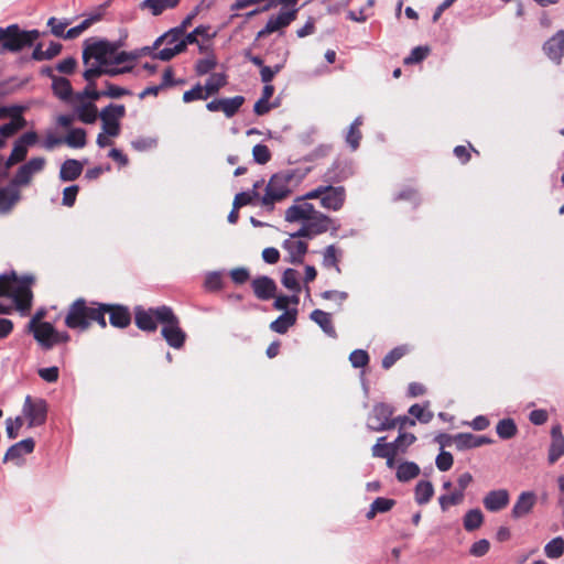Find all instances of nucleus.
Here are the masks:
<instances>
[{"mask_svg":"<svg viewBox=\"0 0 564 564\" xmlns=\"http://www.w3.org/2000/svg\"><path fill=\"white\" fill-rule=\"evenodd\" d=\"M311 198L305 195L295 199L286 210L284 218L289 223H301L323 229H329L332 219L325 214L321 213L315 206L308 203Z\"/></svg>","mask_w":564,"mask_h":564,"instance_id":"f257e3e1","label":"nucleus"},{"mask_svg":"<svg viewBox=\"0 0 564 564\" xmlns=\"http://www.w3.org/2000/svg\"><path fill=\"white\" fill-rule=\"evenodd\" d=\"M83 62L89 67L91 65L104 66L106 64H115L112 58L122 46V41H108L106 39H88L84 43Z\"/></svg>","mask_w":564,"mask_h":564,"instance_id":"f03ea898","label":"nucleus"},{"mask_svg":"<svg viewBox=\"0 0 564 564\" xmlns=\"http://www.w3.org/2000/svg\"><path fill=\"white\" fill-rule=\"evenodd\" d=\"M39 37L37 30L24 31L18 24L0 28V53H18L25 47H31Z\"/></svg>","mask_w":564,"mask_h":564,"instance_id":"7ed1b4c3","label":"nucleus"},{"mask_svg":"<svg viewBox=\"0 0 564 564\" xmlns=\"http://www.w3.org/2000/svg\"><path fill=\"white\" fill-rule=\"evenodd\" d=\"M158 321L162 324L161 335L167 345L181 349L186 340L185 332L180 327V319L172 308H162L158 312Z\"/></svg>","mask_w":564,"mask_h":564,"instance_id":"20e7f679","label":"nucleus"},{"mask_svg":"<svg viewBox=\"0 0 564 564\" xmlns=\"http://www.w3.org/2000/svg\"><path fill=\"white\" fill-rule=\"evenodd\" d=\"M93 301L88 302L84 297H78L72 302L67 308L64 323L73 330L79 333L89 329V314L91 313Z\"/></svg>","mask_w":564,"mask_h":564,"instance_id":"39448f33","label":"nucleus"},{"mask_svg":"<svg viewBox=\"0 0 564 564\" xmlns=\"http://www.w3.org/2000/svg\"><path fill=\"white\" fill-rule=\"evenodd\" d=\"M306 198H319L325 209L339 210L345 203L346 192L343 186H318L305 194Z\"/></svg>","mask_w":564,"mask_h":564,"instance_id":"423d86ee","label":"nucleus"},{"mask_svg":"<svg viewBox=\"0 0 564 564\" xmlns=\"http://www.w3.org/2000/svg\"><path fill=\"white\" fill-rule=\"evenodd\" d=\"M292 177L285 174H274L265 188V194L261 198L263 206H272L275 202L286 198L291 194L290 183Z\"/></svg>","mask_w":564,"mask_h":564,"instance_id":"0eeeda50","label":"nucleus"},{"mask_svg":"<svg viewBox=\"0 0 564 564\" xmlns=\"http://www.w3.org/2000/svg\"><path fill=\"white\" fill-rule=\"evenodd\" d=\"M3 111L0 112V119L11 117V120L0 127V137L9 139L26 126L22 117L23 107L21 106H0Z\"/></svg>","mask_w":564,"mask_h":564,"instance_id":"6e6552de","label":"nucleus"},{"mask_svg":"<svg viewBox=\"0 0 564 564\" xmlns=\"http://www.w3.org/2000/svg\"><path fill=\"white\" fill-rule=\"evenodd\" d=\"M126 116L124 105L109 104L99 112L102 130L108 137H117L120 133L119 120Z\"/></svg>","mask_w":564,"mask_h":564,"instance_id":"1a4fd4ad","label":"nucleus"},{"mask_svg":"<svg viewBox=\"0 0 564 564\" xmlns=\"http://www.w3.org/2000/svg\"><path fill=\"white\" fill-rule=\"evenodd\" d=\"M22 412L29 420L30 427L41 426L46 422L47 403L44 399H32L31 395H26Z\"/></svg>","mask_w":564,"mask_h":564,"instance_id":"9d476101","label":"nucleus"},{"mask_svg":"<svg viewBox=\"0 0 564 564\" xmlns=\"http://www.w3.org/2000/svg\"><path fill=\"white\" fill-rule=\"evenodd\" d=\"M162 308H171L167 305H161L158 307H150L145 310L144 307L138 305L134 307V323L135 326L142 330L152 333L158 329V312Z\"/></svg>","mask_w":564,"mask_h":564,"instance_id":"9b49d317","label":"nucleus"},{"mask_svg":"<svg viewBox=\"0 0 564 564\" xmlns=\"http://www.w3.org/2000/svg\"><path fill=\"white\" fill-rule=\"evenodd\" d=\"M392 410L384 404L373 406L368 417V425L373 431L391 430L395 426V421L391 419Z\"/></svg>","mask_w":564,"mask_h":564,"instance_id":"f8f14e48","label":"nucleus"},{"mask_svg":"<svg viewBox=\"0 0 564 564\" xmlns=\"http://www.w3.org/2000/svg\"><path fill=\"white\" fill-rule=\"evenodd\" d=\"M104 311L109 314V324L112 327L127 328L131 324V313L126 305L106 303Z\"/></svg>","mask_w":564,"mask_h":564,"instance_id":"ddd939ff","label":"nucleus"},{"mask_svg":"<svg viewBox=\"0 0 564 564\" xmlns=\"http://www.w3.org/2000/svg\"><path fill=\"white\" fill-rule=\"evenodd\" d=\"M546 56L556 65L562 63L564 57V30H558L543 44Z\"/></svg>","mask_w":564,"mask_h":564,"instance_id":"4468645a","label":"nucleus"},{"mask_svg":"<svg viewBox=\"0 0 564 564\" xmlns=\"http://www.w3.org/2000/svg\"><path fill=\"white\" fill-rule=\"evenodd\" d=\"M296 18V10L282 11L278 15L270 18L265 28L258 33L259 37L279 31L289 25Z\"/></svg>","mask_w":564,"mask_h":564,"instance_id":"2eb2a0df","label":"nucleus"},{"mask_svg":"<svg viewBox=\"0 0 564 564\" xmlns=\"http://www.w3.org/2000/svg\"><path fill=\"white\" fill-rule=\"evenodd\" d=\"M243 102V96L214 98V112H221L226 117L230 118L238 112Z\"/></svg>","mask_w":564,"mask_h":564,"instance_id":"dca6fc26","label":"nucleus"},{"mask_svg":"<svg viewBox=\"0 0 564 564\" xmlns=\"http://www.w3.org/2000/svg\"><path fill=\"white\" fill-rule=\"evenodd\" d=\"M10 297L13 300L15 308L22 313H28L32 306V291L28 285H18L12 288Z\"/></svg>","mask_w":564,"mask_h":564,"instance_id":"f3484780","label":"nucleus"},{"mask_svg":"<svg viewBox=\"0 0 564 564\" xmlns=\"http://www.w3.org/2000/svg\"><path fill=\"white\" fill-rule=\"evenodd\" d=\"M564 455V435L560 425H555L551 430V444L547 454L550 464H554Z\"/></svg>","mask_w":564,"mask_h":564,"instance_id":"a211bd4d","label":"nucleus"},{"mask_svg":"<svg viewBox=\"0 0 564 564\" xmlns=\"http://www.w3.org/2000/svg\"><path fill=\"white\" fill-rule=\"evenodd\" d=\"M452 441L459 451L479 447L484 444L491 443V441L486 436H477L470 433L457 434L452 438Z\"/></svg>","mask_w":564,"mask_h":564,"instance_id":"6ab92c4d","label":"nucleus"},{"mask_svg":"<svg viewBox=\"0 0 564 564\" xmlns=\"http://www.w3.org/2000/svg\"><path fill=\"white\" fill-rule=\"evenodd\" d=\"M33 333L34 338L44 349H51L53 347V336L55 335L54 326L48 322L40 323L34 328L29 329Z\"/></svg>","mask_w":564,"mask_h":564,"instance_id":"aec40b11","label":"nucleus"},{"mask_svg":"<svg viewBox=\"0 0 564 564\" xmlns=\"http://www.w3.org/2000/svg\"><path fill=\"white\" fill-rule=\"evenodd\" d=\"M536 502V496L532 491L522 492L512 508V517L522 518L531 512Z\"/></svg>","mask_w":564,"mask_h":564,"instance_id":"412c9836","label":"nucleus"},{"mask_svg":"<svg viewBox=\"0 0 564 564\" xmlns=\"http://www.w3.org/2000/svg\"><path fill=\"white\" fill-rule=\"evenodd\" d=\"M509 502V492L506 489L489 491L484 498V506L489 511H499Z\"/></svg>","mask_w":564,"mask_h":564,"instance_id":"4be33fe9","label":"nucleus"},{"mask_svg":"<svg viewBox=\"0 0 564 564\" xmlns=\"http://www.w3.org/2000/svg\"><path fill=\"white\" fill-rule=\"evenodd\" d=\"M35 442L32 437L24 438L13 445H11L4 457L3 462L15 460L21 458L24 454H31L34 451Z\"/></svg>","mask_w":564,"mask_h":564,"instance_id":"5701e85b","label":"nucleus"},{"mask_svg":"<svg viewBox=\"0 0 564 564\" xmlns=\"http://www.w3.org/2000/svg\"><path fill=\"white\" fill-rule=\"evenodd\" d=\"M283 248L289 252L290 262L300 263L307 251V243L300 239H295V237H289L284 241Z\"/></svg>","mask_w":564,"mask_h":564,"instance_id":"b1692460","label":"nucleus"},{"mask_svg":"<svg viewBox=\"0 0 564 564\" xmlns=\"http://www.w3.org/2000/svg\"><path fill=\"white\" fill-rule=\"evenodd\" d=\"M20 192L17 187L10 186L0 188V214H8L20 200Z\"/></svg>","mask_w":564,"mask_h":564,"instance_id":"393cba45","label":"nucleus"},{"mask_svg":"<svg viewBox=\"0 0 564 564\" xmlns=\"http://www.w3.org/2000/svg\"><path fill=\"white\" fill-rule=\"evenodd\" d=\"M212 96V76L206 78L205 84L195 85L183 94V101L188 104L195 100H207Z\"/></svg>","mask_w":564,"mask_h":564,"instance_id":"a878e982","label":"nucleus"},{"mask_svg":"<svg viewBox=\"0 0 564 564\" xmlns=\"http://www.w3.org/2000/svg\"><path fill=\"white\" fill-rule=\"evenodd\" d=\"M83 164L75 159H67L63 162L59 170V180L63 182H72L77 180L83 172Z\"/></svg>","mask_w":564,"mask_h":564,"instance_id":"bb28decb","label":"nucleus"},{"mask_svg":"<svg viewBox=\"0 0 564 564\" xmlns=\"http://www.w3.org/2000/svg\"><path fill=\"white\" fill-rule=\"evenodd\" d=\"M252 289L258 299L269 300L274 295L275 283L268 276H260L252 281Z\"/></svg>","mask_w":564,"mask_h":564,"instance_id":"cd10ccee","label":"nucleus"},{"mask_svg":"<svg viewBox=\"0 0 564 564\" xmlns=\"http://www.w3.org/2000/svg\"><path fill=\"white\" fill-rule=\"evenodd\" d=\"M115 64H106L104 66L100 65H91L85 69L83 73L84 79H96L102 75H107L109 77H116L121 75L120 67L113 66Z\"/></svg>","mask_w":564,"mask_h":564,"instance_id":"c85d7f7f","label":"nucleus"},{"mask_svg":"<svg viewBox=\"0 0 564 564\" xmlns=\"http://www.w3.org/2000/svg\"><path fill=\"white\" fill-rule=\"evenodd\" d=\"M52 90L57 98L64 101H69L74 96L72 84L65 77H54L52 82Z\"/></svg>","mask_w":564,"mask_h":564,"instance_id":"c756f323","label":"nucleus"},{"mask_svg":"<svg viewBox=\"0 0 564 564\" xmlns=\"http://www.w3.org/2000/svg\"><path fill=\"white\" fill-rule=\"evenodd\" d=\"M416 441V437L412 433H401L398 438L389 443L390 452L394 456H398L400 454H405L409 446H411Z\"/></svg>","mask_w":564,"mask_h":564,"instance_id":"7c9ffc66","label":"nucleus"},{"mask_svg":"<svg viewBox=\"0 0 564 564\" xmlns=\"http://www.w3.org/2000/svg\"><path fill=\"white\" fill-rule=\"evenodd\" d=\"M26 154H28V149L15 140L12 151H11L9 158L7 159V161L4 162V172L2 175L7 176L8 170L11 169L13 165L24 161L26 158Z\"/></svg>","mask_w":564,"mask_h":564,"instance_id":"2f4dec72","label":"nucleus"},{"mask_svg":"<svg viewBox=\"0 0 564 564\" xmlns=\"http://www.w3.org/2000/svg\"><path fill=\"white\" fill-rule=\"evenodd\" d=\"M312 321L321 326V328L329 336L335 337L336 332L333 326L332 316L329 313H326L321 310H315L311 314Z\"/></svg>","mask_w":564,"mask_h":564,"instance_id":"473e14b6","label":"nucleus"},{"mask_svg":"<svg viewBox=\"0 0 564 564\" xmlns=\"http://www.w3.org/2000/svg\"><path fill=\"white\" fill-rule=\"evenodd\" d=\"M296 321V312L295 311H286L275 321H273L270 325L271 329L284 334L289 327L295 324Z\"/></svg>","mask_w":564,"mask_h":564,"instance_id":"72a5a7b5","label":"nucleus"},{"mask_svg":"<svg viewBox=\"0 0 564 564\" xmlns=\"http://www.w3.org/2000/svg\"><path fill=\"white\" fill-rule=\"evenodd\" d=\"M76 112L78 119L86 124L95 123L99 116L98 109L93 102L82 104L76 108Z\"/></svg>","mask_w":564,"mask_h":564,"instance_id":"f704fd0d","label":"nucleus"},{"mask_svg":"<svg viewBox=\"0 0 564 564\" xmlns=\"http://www.w3.org/2000/svg\"><path fill=\"white\" fill-rule=\"evenodd\" d=\"M420 474V467L413 462H404L397 468V478L400 481H409Z\"/></svg>","mask_w":564,"mask_h":564,"instance_id":"c9c22d12","label":"nucleus"},{"mask_svg":"<svg viewBox=\"0 0 564 564\" xmlns=\"http://www.w3.org/2000/svg\"><path fill=\"white\" fill-rule=\"evenodd\" d=\"M208 30H209V26L207 25H199L197 28H195L192 32H189L188 34H184V36L182 37L181 42L182 44H184V51L186 50L187 45L189 44H198L199 45V48L203 50L204 46L199 44V41H198V36H203L204 39H208L209 35H208Z\"/></svg>","mask_w":564,"mask_h":564,"instance_id":"e433bc0d","label":"nucleus"},{"mask_svg":"<svg viewBox=\"0 0 564 564\" xmlns=\"http://www.w3.org/2000/svg\"><path fill=\"white\" fill-rule=\"evenodd\" d=\"M86 138H87V134L83 128H74L65 137V143L69 148L80 149L86 145V142H87Z\"/></svg>","mask_w":564,"mask_h":564,"instance_id":"4c0bfd02","label":"nucleus"},{"mask_svg":"<svg viewBox=\"0 0 564 564\" xmlns=\"http://www.w3.org/2000/svg\"><path fill=\"white\" fill-rule=\"evenodd\" d=\"M106 303H100L93 301V306L89 314V327L93 323H97L101 328L107 327L106 314L107 311H104Z\"/></svg>","mask_w":564,"mask_h":564,"instance_id":"58836bf2","label":"nucleus"},{"mask_svg":"<svg viewBox=\"0 0 564 564\" xmlns=\"http://www.w3.org/2000/svg\"><path fill=\"white\" fill-rule=\"evenodd\" d=\"M434 494V487L430 481H419L415 487V500L419 505L427 503Z\"/></svg>","mask_w":564,"mask_h":564,"instance_id":"ea45409f","label":"nucleus"},{"mask_svg":"<svg viewBox=\"0 0 564 564\" xmlns=\"http://www.w3.org/2000/svg\"><path fill=\"white\" fill-rule=\"evenodd\" d=\"M482 522L484 516L479 509H471L464 517V528L467 531H474L479 529Z\"/></svg>","mask_w":564,"mask_h":564,"instance_id":"a19ab883","label":"nucleus"},{"mask_svg":"<svg viewBox=\"0 0 564 564\" xmlns=\"http://www.w3.org/2000/svg\"><path fill=\"white\" fill-rule=\"evenodd\" d=\"M101 97H108L112 99H118L123 96H130L132 95V91L128 88H123L120 86L115 85L113 83L106 80L105 82V89L100 91Z\"/></svg>","mask_w":564,"mask_h":564,"instance_id":"79ce46f5","label":"nucleus"},{"mask_svg":"<svg viewBox=\"0 0 564 564\" xmlns=\"http://www.w3.org/2000/svg\"><path fill=\"white\" fill-rule=\"evenodd\" d=\"M497 434L503 440H509L517 434V425L511 419H503L496 426Z\"/></svg>","mask_w":564,"mask_h":564,"instance_id":"37998d69","label":"nucleus"},{"mask_svg":"<svg viewBox=\"0 0 564 564\" xmlns=\"http://www.w3.org/2000/svg\"><path fill=\"white\" fill-rule=\"evenodd\" d=\"M87 82V85L86 87L77 93L75 95V99L78 100V101H83L85 99H89V100H98L99 98H101V95H100V91H98L96 89V79H85Z\"/></svg>","mask_w":564,"mask_h":564,"instance_id":"c03bdc74","label":"nucleus"},{"mask_svg":"<svg viewBox=\"0 0 564 564\" xmlns=\"http://www.w3.org/2000/svg\"><path fill=\"white\" fill-rule=\"evenodd\" d=\"M184 52V44L176 43L174 46H165L164 48L155 52L152 57L164 62L171 61L177 54Z\"/></svg>","mask_w":564,"mask_h":564,"instance_id":"a18cd8bd","label":"nucleus"},{"mask_svg":"<svg viewBox=\"0 0 564 564\" xmlns=\"http://www.w3.org/2000/svg\"><path fill=\"white\" fill-rule=\"evenodd\" d=\"M544 552L550 558H558L564 553V540L561 536L551 540L544 547Z\"/></svg>","mask_w":564,"mask_h":564,"instance_id":"49530a36","label":"nucleus"},{"mask_svg":"<svg viewBox=\"0 0 564 564\" xmlns=\"http://www.w3.org/2000/svg\"><path fill=\"white\" fill-rule=\"evenodd\" d=\"M394 505V501L392 499L387 498H377L367 513L368 519H372L378 512H387L389 511Z\"/></svg>","mask_w":564,"mask_h":564,"instance_id":"de8ad7c7","label":"nucleus"},{"mask_svg":"<svg viewBox=\"0 0 564 564\" xmlns=\"http://www.w3.org/2000/svg\"><path fill=\"white\" fill-rule=\"evenodd\" d=\"M463 500L464 492L458 490L451 495H443L438 498V502L443 511H446L451 506L460 505Z\"/></svg>","mask_w":564,"mask_h":564,"instance_id":"09e8293b","label":"nucleus"},{"mask_svg":"<svg viewBox=\"0 0 564 564\" xmlns=\"http://www.w3.org/2000/svg\"><path fill=\"white\" fill-rule=\"evenodd\" d=\"M32 177L33 174H31L30 170L23 164L18 169L14 177L11 181V185L14 187L26 186L30 184Z\"/></svg>","mask_w":564,"mask_h":564,"instance_id":"8fccbe9b","label":"nucleus"},{"mask_svg":"<svg viewBox=\"0 0 564 564\" xmlns=\"http://www.w3.org/2000/svg\"><path fill=\"white\" fill-rule=\"evenodd\" d=\"M361 122L359 119H356L354 123L350 126L346 140L352 150H356L359 145V141L361 139V133L359 130Z\"/></svg>","mask_w":564,"mask_h":564,"instance_id":"3c124183","label":"nucleus"},{"mask_svg":"<svg viewBox=\"0 0 564 564\" xmlns=\"http://www.w3.org/2000/svg\"><path fill=\"white\" fill-rule=\"evenodd\" d=\"M17 281V274L12 272L11 275L0 274V297H10L12 291V283Z\"/></svg>","mask_w":564,"mask_h":564,"instance_id":"603ef678","label":"nucleus"},{"mask_svg":"<svg viewBox=\"0 0 564 564\" xmlns=\"http://www.w3.org/2000/svg\"><path fill=\"white\" fill-rule=\"evenodd\" d=\"M430 53L429 46H417L412 50L411 54L404 58V64H415L423 61Z\"/></svg>","mask_w":564,"mask_h":564,"instance_id":"864d4df0","label":"nucleus"},{"mask_svg":"<svg viewBox=\"0 0 564 564\" xmlns=\"http://www.w3.org/2000/svg\"><path fill=\"white\" fill-rule=\"evenodd\" d=\"M327 229L304 225L302 224V227L294 234L290 235V237H295V239H299L300 237L311 238L313 236L326 232Z\"/></svg>","mask_w":564,"mask_h":564,"instance_id":"5fc2aeb1","label":"nucleus"},{"mask_svg":"<svg viewBox=\"0 0 564 564\" xmlns=\"http://www.w3.org/2000/svg\"><path fill=\"white\" fill-rule=\"evenodd\" d=\"M282 283L285 288L297 291L300 288L299 281H297V272L293 269H288L283 273Z\"/></svg>","mask_w":564,"mask_h":564,"instance_id":"6e6d98bb","label":"nucleus"},{"mask_svg":"<svg viewBox=\"0 0 564 564\" xmlns=\"http://www.w3.org/2000/svg\"><path fill=\"white\" fill-rule=\"evenodd\" d=\"M258 196H259V194L256 191L242 192V193L237 194L234 199L235 209H239L240 207L252 203L253 198H256Z\"/></svg>","mask_w":564,"mask_h":564,"instance_id":"4d7b16f0","label":"nucleus"},{"mask_svg":"<svg viewBox=\"0 0 564 564\" xmlns=\"http://www.w3.org/2000/svg\"><path fill=\"white\" fill-rule=\"evenodd\" d=\"M252 155L256 162L260 164H265L271 158L268 147L263 144L254 145L252 149Z\"/></svg>","mask_w":564,"mask_h":564,"instance_id":"13d9d810","label":"nucleus"},{"mask_svg":"<svg viewBox=\"0 0 564 564\" xmlns=\"http://www.w3.org/2000/svg\"><path fill=\"white\" fill-rule=\"evenodd\" d=\"M6 431L7 435L10 440H14L18 437V431L23 425V420L21 416H17L14 420L9 417L6 421Z\"/></svg>","mask_w":564,"mask_h":564,"instance_id":"bf43d9fd","label":"nucleus"},{"mask_svg":"<svg viewBox=\"0 0 564 564\" xmlns=\"http://www.w3.org/2000/svg\"><path fill=\"white\" fill-rule=\"evenodd\" d=\"M390 446L389 443H386V437H379L376 442V444L372 446V455L375 457H381L384 458L386 456L390 455Z\"/></svg>","mask_w":564,"mask_h":564,"instance_id":"052dcab7","label":"nucleus"},{"mask_svg":"<svg viewBox=\"0 0 564 564\" xmlns=\"http://www.w3.org/2000/svg\"><path fill=\"white\" fill-rule=\"evenodd\" d=\"M349 360L355 368H360L365 367L368 364L369 357L367 351L362 349H357L350 354Z\"/></svg>","mask_w":564,"mask_h":564,"instance_id":"680f3d73","label":"nucleus"},{"mask_svg":"<svg viewBox=\"0 0 564 564\" xmlns=\"http://www.w3.org/2000/svg\"><path fill=\"white\" fill-rule=\"evenodd\" d=\"M78 192V185H70L68 187H65L63 191V205L67 207L74 206Z\"/></svg>","mask_w":564,"mask_h":564,"instance_id":"e2e57ef3","label":"nucleus"},{"mask_svg":"<svg viewBox=\"0 0 564 564\" xmlns=\"http://www.w3.org/2000/svg\"><path fill=\"white\" fill-rule=\"evenodd\" d=\"M140 57V53L139 51H131V52H127V51H117L115 57L112 58V61L115 62V64L117 65H120V64H123L126 62H130V61H135Z\"/></svg>","mask_w":564,"mask_h":564,"instance_id":"0e129e2a","label":"nucleus"},{"mask_svg":"<svg viewBox=\"0 0 564 564\" xmlns=\"http://www.w3.org/2000/svg\"><path fill=\"white\" fill-rule=\"evenodd\" d=\"M454 459L449 452H441L436 457V466L440 470L446 471L453 466Z\"/></svg>","mask_w":564,"mask_h":564,"instance_id":"69168bd1","label":"nucleus"},{"mask_svg":"<svg viewBox=\"0 0 564 564\" xmlns=\"http://www.w3.org/2000/svg\"><path fill=\"white\" fill-rule=\"evenodd\" d=\"M76 66H77V61L74 57L69 56V57H66L63 61H61L56 65V69L59 73H63V74H66V75H70V74L74 73Z\"/></svg>","mask_w":564,"mask_h":564,"instance_id":"338daca9","label":"nucleus"},{"mask_svg":"<svg viewBox=\"0 0 564 564\" xmlns=\"http://www.w3.org/2000/svg\"><path fill=\"white\" fill-rule=\"evenodd\" d=\"M58 368L53 366L48 368H41L39 369L37 373L39 376L46 382H55L58 379Z\"/></svg>","mask_w":564,"mask_h":564,"instance_id":"774afa93","label":"nucleus"}]
</instances>
